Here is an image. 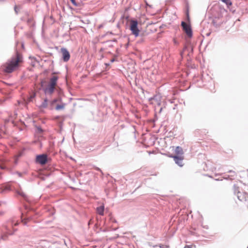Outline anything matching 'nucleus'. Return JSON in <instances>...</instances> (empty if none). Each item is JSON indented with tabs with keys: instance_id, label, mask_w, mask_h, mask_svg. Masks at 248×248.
Masks as SVG:
<instances>
[{
	"instance_id": "f257e3e1",
	"label": "nucleus",
	"mask_w": 248,
	"mask_h": 248,
	"mask_svg": "<svg viewBox=\"0 0 248 248\" xmlns=\"http://www.w3.org/2000/svg\"><path fill=\"white\" fill-rule=\"evenodd\" d=\"M19 224V222L15 218L10 219L8 224L3 226V229H0V242L1 241H7L9 235H13L14 232L17 231L16 229L14 228Z\"/></svg>"
},
{
	"instance_id": "f03ea898",
	"label": "nucleus",
	"mask_w": 248,
	"mask_h": 248,
	"mask_svg": "<svg viewBox=\"0 0 248 248\" xmlns=\"http://www.w3.org/2000/svg\"><path fill=\"white\" fill-rule=\"evenodd\" d=\"M225 12L224 8H222L220 5H216L213 8V16H215V19L212 20V24L216 28H218L220 26L221 23H218L215 19H219L222 17L223 13Z\"/></svg>"
},
{
	"instance_id": "7ed1b4c3",
	"label": "nucleus",
	"mask_w": 248,
	"mask_h": 248,
	"mask_svg": "<svg viewBox=\"0 0 248 248\" xmlns=\"http://www.w3.org/2000/svg\"><path fill=\"white\" fill-rule=\"evenodd\" d=\"M129 30L131 31L132 34L135 37H137L140 35V30L138 27V21L136 19H131L130 22Z\"/></svg>"
},
{
	"instance_id": "20e7f679",
	"label": "nucleus",
	"mask_w": 248,
	"mask_h": 248,
	"mask_svg": "<svg viewBox=\"0 0 248 248\" xmlns=\"http://www.w3.org/2000/svg\"><path fill=\"white\" fill-rule=\"evenodd\" d=\"M20 63H6L3 65L2 69L4 73L9 74L17 69Z\"/></svg>"
},
{
	"instance_id": "39448f33",
	"label": "nucleus",
	"mask_w": 248,
	"mask_h": 248,
	"mask_svg": "<svg viewBox=\"0 0 248 248\" xmlns=\"http://www.w3.org/2000/svg\"><path fill=\"white\" fill-rule=\"evenodd\" d=\"M181 25L187 37L189 38H191L193 36V31L190 23H186L185 21H182L181 22Z\"/></svg>"
},
{
	"instance_id": "423d86ee",
	"label": "nucleus",
	"mask_w": 248,
	"mask_h": 248,
	"mask_svg": "<svg viewBox=\"0 0 248 248\" xmlns=\"http://www.w3.org/2000/svg\"><path fill=\"white\" fill-rule=\"evenodd\" d=\"M233 191L234 194L237 195V198L239 201L242 202L247 200V193L243 191H240V188L235 184L233 185Z\"/></svg>"
},
{
	"instance_id": "0eeeda50",
	"label": "nucleus",
	"mask_w": 248,
	"mask_h": 248,
	"mask_svg": "<svg viewBox=\"0 0 248 248\" xmlns=\"http://www.w3.org/2000/svg\"><path fill=\"white\" fill-rule=\"evenodd\" d=\"M47 155L46 154L37 155L36 157V162L41 165H45L47 162Z\"/></svg>"
},
{
	"instance_id": "6e6552de",
	"label": "nucleus",
	"mask_w": 248,
	"mask_h": 248,
	"mask_svg": "<svg viewBox=\"0 0 248 248\" xmlns=\"http://www.w3.org/2000/svg\"><path fill=\"white\" fill-rule=\"evenodd\" d=\"M62 53V59L64 62H67L69 61L70 58V54L67 48L62 47L61 49Z\"/></svg>"
},
{
	"instance_id": "1a4fd4ad",
	"label": "nucleus",
	"mask_w": 248,
	"mask_h": 248,
	"mask_svg": "<svg viewBox=\"0 0 248 248\" xmlns=\"http://www.w3.org/2000/svg\"><path fill=\"white\" fill-rule=\"evenodd\" d=\"M170 157L173 158L175 163L180 167L183 166V160L184 159V156H176V155H170Z\"/></svg>"
},
{
	"instance_id": "9d476101",
	"label": "nucleus",
	"mask_w": 248,
	"mask_h": 248,
	"mask_svg": "<svg viewBox=\"0 0 248 248\" xmlns=\"http://www.w3.org/2000/svg\"><path fill=\"white\" fill-rule=\"evenodd\" d=\"M22 56L21 54L16 52V56L9 60L7 62H22Z\"/></svg>"
},
{
	"instance_id": "9b49d317",
	"label": "nucleus",
	"mask_w": 248,
	"mask_h": 248,
	"mask_svg": "<svg viewBox=\"0 0 248 248\" xmlns=\"http://www.w3.org/2000/svg\"><path fill=\"white\" fill-rule=\"evenodd\" d=\"M55 89V86L48 84L47 87L44 89L45 94L51 95L52 94Z\"/></svg>"
},
{
	"instance_id": "f8f14e48",
	"label": "nucleus",
	"mask_w": 248,
	"mask_h": 248,
	"mask_svg": "<svg viewBox=\"0 0 248 248\" xmlns=\"http://www.w3.org/2000/svg\"><path fill=\"white\" fill-rule=\"evenodd\" d=\"M174 152L176 156H183L184 152L182 148L180 146H177L174 149Z\"/></svg>"
},
{
	"instance_id": "ddd939ff",
	"label": "nucleus",
	"mask_w": 248,
	"mask_h": 248,
	"mask_svg": "<svg viewBox=\"0 0 248 248\" xmlns=\"http://www.w3.org/2000/svg\"><path fill=\"white\" fill-rule=\"evenodd\" d=\"M16 193L17 195L21 196L24 199V200H25L26 202H29L28 196L26 194H25L23 191L21 190H17L16 191Z\"/></svg>"
},
{
	"instance_id": "4468645a",
	"label": "nucleus",
	"mask_w": 248,
	"mask_h": 248,
	"mask_svg": "<svg viewBox=\"0 0 248 248\" xmlns=\"http://www.w3.org/2000/svg\"><path fill=\"white\" fill-rule=\"evenodd\" d=\"M105 207L104 205H102L96 208V210L97 214L100 216H103L104 213Z\"/></svg>"
},
{
	"instance_id": "2eb2a0df",
	"label": "nucleus",
	"mask_w": 248,
	"mask_h": 248,
	"mask_svg": "<svg viewBox=\"0 0 248 248\" xmlns=\"http://www.w3.org/2000/svg\"><path fill=\"white\" fill-rule=\"evenodd\" d=\"M148 245H149V246L150 247H152L153 248H169V246L168 245H164V244H159V245H153L151 243H149Z\"/></svg>"
},
{
	"instance_id": "dca6fc26",
	"label": "nucleus",
	"mask_w": 248,
	"mask_h": 248,
	"mask_svg": "<svg viewBox=\"0 0 248 248\" xmlns=\"http://www.w3.org/2000/svg\"><path fill=\"white\" fill-rule=\"evenodd\" d=\"M58 77L57 76H53L50 79V82L48 84L55 86L57 84Z\"/></svg>"
},
{
	"instance_id": "f3484780",
	"label": "nucleus",
	"mask_w": 248,
	"mask_h": 248,
	"mask_svg": "<svg viewBox=\"0 0 248 248\" xmlns=\"http://www.w3.org/2000/svg\"><path fill=\"white\" fill-rule=\"evenodd\" d=\"M1 192L2 193H4L5 191L11 190V186L9 185H4L1 186Z\"/></svg>"
},
{
	"instance_id": "a211bd4d",
	"label": "nucleus",
	"mask_w": 248,
	"mask_h": 248,
	"mask_svg": "<svg viewBox=\"0 0 248 248\" xmlns=\"http://www.w3.org/2000/svg\"><path fill=\"white\" fill-rule=\"evenodd\" d=\"M27 22L30 27L35 26V22L34 21L33 19L31 17H29L27 19Z\"/></svg>"
},
{
	"instance_id": "6ab92c4d",
	"label": "nucleus",
	"mask_w": 248,
	"mask_h": 248,
	"mask_svg": "<svg viewBox=\"0 0 248 248\" xmlns=\"http://www.w3.org/2000/svg\"><path fill=\"white\" fill-rule=\"evenodd\" d=\"M47 106V99L46 98L45 99L44 101L42 103L40 107L41 108H46Z\"/></svg>"
},
{
	"instance_id": "aec40b11",
	"label": "nucleus",
	"mask_w": 248,
	"mask_h": 248,
	"mask_svg": "<svg viewBox=\"0 0 248 248\" xmlns=\"http://www.w3.org/2000/svg\"><path fill=\"white\" fill-rule=\"evenodd\" d=\"M221 1L225 3L228 8L232 5V2L231 0H221Z\"/></svg>"
},
{
	"instance_id": "412c9836",
	"label": "nucleus",
	"mask_w": 248,
	"mask_h": 248,
	"mask_svg": "<svg viewBox=\"0 0 248 248\" xmlns=\"http://www.w3.org/2000/svg\"><path fill=\"white\" fill-rule=\"evenodd\" d=\"M35 96H36L35 93H33L32 94H31L30 96V97H28V102L32 101V100L33 99V98H34V97H35Z\"/></svg>"
},
{
	"instance_id": "4be33fe9",
	"label": "nucleus",
	"mask_w": 248,
	"mask_h": 248,
	"mask_svg": "<svg viewBox=\"0 0 248 248\" xmlns=\"http://www.w3.org/2000/svg\"><path fill=\"white\" fill-rule=\"evenodd\" d=\"M36 132L38 134H42L43 132V130L40 126H36Z\"/></svg>"
},
{
	"instance_id": "5701e85b",
	"label": "nucleus",
	"mask_w": 248,
	"mask_h": 248,
	"mask_svg": "<svg viewBox=\"0 0 248 248\" xmlns=\"http://www.w3.org/2000/svg\"><path fill=\"white\" fill-rule=\"evenodd\" d=\"M72 3L75 6L78 7L80 5V2H78L76 1V0H70Z\"/></svg>"
},
{
	"instance_id": "b1692460",
	"label": "nucleus",
	"mask_w": 248,
	"mask_h": 248,
	"mask_svg": "<svg viewBox=\"0 0 248 248\" xmlns=\"http://www.w3.org/2000/svg\"><path fill=\"white\" fill-rule=\"evenodd\" d=\"M64 107V104L57 105L55 108L56 110H60L61 109H63Z\"/></svg>"
},
{
	"instance_id": "393cba45",
	"label": "nucleus",
	"mask_w": 248,
	"mask_h": 248,
	"mask_svg": "<svg viewBox=\"0 0 248 248\" xmlns=\"http://www.w3.org/2000/svg\"><path fill=\"white\" fill-rule=\"evenodd\" d=\"M189 13V4L187 2L186 3L185 5V14Z\"/></svg>"
},
{
	"instance_id": "a878e982",
	"label": "nucleus",
	"mask_w": 248,
	"mask_h": 248,
	"mask_svg": "<svg viewBox=\"0 0 248 248\" xmlns=\"http://www.w3.org/2000/svg\"><path fill=\"white\" fill-rule=\"evenodd\" d=\"M0 168L1 170H6L7 169V167L3 163H0Z\"/></svg>"
},
{
	"instance_id": "bb28decb",
	"label": "nucleus",
	"mask_w": 248,
	"mask_h": 248,
	"mask_svg": "<svg viewBox=\"0 0 248 248\" xmlns=\"http://www.w3.org/2000/svg\"><path fill=\"white\" fill-rule=\"evenodd\" d=\"M186 14V20L187 23H190V19L189 13H188V12H187V14Z\"/></svg>"
},
{
	"instance_id": "cd10ccee",
	"label": "nucleus",
	"mask_w": 248,
	"mask_h": 248,
	"mask_svg": "<svg viewBox=\"0 0 248 248\" xmlns=\"http://www.w3.org/2000/svg\"><path fill=\"white\" fill-rule=\"evenodd\" d=\"M20 9V7L18 8L16 5H15L14 7V11L16 15L18 14V11Z\"/></svg>"
},
{
	"instance_id": "c85d7f7f",
	"label": "nucleus",
	"mask_w": 248,
	"mask_h": 248,
	"mask_svg": "<svg viewBox=\"0 0 248 248\" xmlns=\"http://www.w3.org/2000/svg\"><path fill=\"white\" fill-rule=\"evenodd\" d=\"M228 172L232 173V174L231 175V177H235V176L236 175V173L234 171H233L232 170H230L228 171Z\"/></svg>"
},
{
	"instance_id": "c756f323",
	"label": "nucleus",
	"mask_w": 248,
	"mask_h": 248,
	"mask_svg": "<svg viewBox=\"0 0 248 248\" xmlns=\"http://www.w3.org/2000/svg\"><path fill=\"white\" fill-rule=\"evenodd\" d=\"M225 179L227 180H233L234 179V177H231V175H228L227 176L224 178Z\"/></svg>"
},
{
	"instance_id": "7c9ffc66",
	"label": "nucleus",
	"mask_w": 248,
	"mask_h": 248,
	"mask_svg": "<svg viewBox=\"0 0 248 248\" xmlns=\"http://www.w3.org/2000/svg\"><path fill=\"white\" fill-rule=\"evenodd\" d=\"M173 41L175 45H178L179 44V42L175 39H173Z\"/></svg>"
},
{
	"instance_id": "2f4dec72",
	"label": "nucleus",
	"mask_w": 248,
	"mask_h": 248,
	"mask_svg": "<svg viewBox=\"0 0 248 248\" xmlns=\"http://www.w3.org/2000/svg\"><path fill=\"white\" fill-rule=\"evenodd\" d=\"M16 173L18 174L19 177H21L22 175V174L21 172L17 171Z\"/></svg>"
},
{
	"instance_id": "473e14b6",
	"label": "nucleus",
	"mask_w": 248,
	"mask_h": 248,
	"mask_svg": "<svg viewBox=\"0 0 248 248\" xmlns=\"http://www.w3.org/2000/svg\"><path fill=\"white\" fill-rule=\"evenodd\" d=\"M185 248H193V247L192 246H186Z\"/></svg>"
},
{
	"instance_id": "72a5a7b5",
	"label": "nucleus",
	"mask_w": 248,
	"mask_h": 248,
	"mask_svg": "<svg viewBox=\"0 0 248 248\" xmlns=\"http://www.w3.org/2000/svg\"><path fill=\"white\" fill-rule=\"evenodd\" d=\"M153 99V100H157V96H155L153 98H151L150 100Z\"/></svg>"
},
{
	"instance_id": "f704fd0d",
	"label": "nucleus",
	"mask_w": 248,
	"mask_h": 248,
	"mask_svg": "<svg viewBox=\"0 0 248 248\" xmlns=\"http://www.w3.org/2000/svg\"><path fill=\"white\" fill-rule=\"evenodd\" d=\"M95 170H98V171H100L101 172H102L101 170H100V169H99V168L98 167H96L95 168Z\"/></svg>"
},
{
	"instance_id": "c9c22d12",
	"label": "nucleus",
	"mask_w": 248,
	"mask_h": 248,
	"mask_svg": "<svg viewBox=\"0 0 248 248\" xmlns=\"http://www.w3.org/2000/svg\"><path fill=\"white\" fill-rule=\"evenodd\" d=\"M24 207L26 210H28L29 208L27 205H24Z\"/></svg>"
},
{
	"instance_id": "e433bc0d",
	"label": "nucleus",
	"mask_w": 248,
	"mask_h": 248,
	"mask_svg": "<svg viewBox=\"0 0 248 248\" xmlns=\"http://www.w3.org/2000/svg\"><path fill=\"white\" fill-rule=\"evenodd\" d=\"M105 64L106 65V67H108L109 65V63H105Z\"/></svg>"
},
{
	"instance_id": "4c0bfd02",
	"label": "nucleus",
	"mask_w": 248,
	"mask_h": 248,
	"mask_svg": "<svg viewBox=\"0 0 248 248\" xmlns=\"http://www.w3.org/2000/svg\"><path fill=\"white\" fill-rule=\"evenodd\" d=\"M114 61H115L114 59H112L110 60V62H114Z\"/></svg>"
},
{
	"instance_id": "58836bf2",
	"label": "nucleus",
	"mask_w": 248,
	"mask_h": 248,
	"mask_svg": "<svg viewBox=\"0 0 248 248\" xmlns=\"http://www.w3.org/2000/svg\"><path fill=\"white\" fill-rule=\"evenodd\" d=\"M23 213H22L21 219H22V221L24 222V219L22 218L23 217Z\"/></svg>"
},
{
	"instance_id": "ea45409f",
	"label": "nucleus",
	"mask_w": 248,
	"mask_h": 248,
	"mask_svg": "<svg viewBox=\"0 0 248 248\" xmlns=\"http://www.w3.org/2000/svg\"><path fill=\"white\" fill-rule=\"evenodd\" d=\"M187 49V46H185L184 48V51H185L186 49Z\"/></svg>"
},
{
	"instance_id": "a19ab883",
	"label": "nucleus",
	"mask_w": 248,
	"mask_h": 248,
	"mask_svg": "<svg viewBox=\"0 0 248 248\" xmlns=\"http://www.w3.org/2000/svg\"><path fill=\"white\" fill-rule=\"evenodd\" d=\"M210 34H211V33H210V32L207 33L206 34V35H207V36H209V35H210Z\"/></svg>"
},
{
	"instance_id": "79ce46f5",
	"label": "nucleus",
	"mask_w": 248,
	"mask_h": 248,
	"mask_svg": "<svg viewBox=\"0 0 248 248\" xmlns=\"http://www.w3.org/2000/svg\"><path fill=\"white\" fill-rule=\"evenodd\" d=\"M43 84H44L43 81H42V82H41V86H42V87H43Z\"/></svg>"
},
{
	"instance_id": "37998d69",
	"label": "nucleus",
	"mask_w": 248,
	"mask_h": 248,
	"mask_svg": "<svg viewBox=\"0 0 248 248\" xmlns=\"http://www.w3.org/2000/svg\"><path fill=\"white\" fill-rule=\"evenodd\" d=\"M192 68H196V66L193 64V66H191Z\"/></svg>"
},
{
	"instance_id": "c03bdc74",
	"label": "nucleus",
	"mask_w": 248,
	"mask_h": 248,
	"mask_svg": "<svg viewBox=\"0 0 248 248\" xmlns=\"http://www.w3.org/2000/svg\"><path fill=\"white\" fill-rule=\"evenodd\" d=\"M162 108H160V110H159V112H161V111H162Z\"/></svg>"
},
{
	"instance_id": "a18cd8bd",
	"label": "nucleus",
	"mask_w": 248,
	"mask_h": 248,
	"mask_svg": "<svg viewBox=\"0 0 248 248\" xmlns=\"http://www.w3.org/2000/svg\"><path fill=\"white\" fill-rule=\"evenodd\" d=\"M1 178V173L0 172V179Z\"/></svg>"
},
{
	"instance_id": "49530a36",
	"label": "nucleus",
	"mask_w": 248,
	"mask_h": 248,
	"mask_svg": "<svg viewBox=\"0 0 248 248\" xmlns=\"http://www.w3.org/2000/svg\"><path fill=\"white\" fill-rule=\"evenodd\" d=\"M204 228H206V229H208V227L207 226H204Z\"/></svg>"
},
{
	"instance_id": "de8ad7c7",
	"label": "nucleus",
	"mask_w": 248,
	"mask_h": 248,
	"mask_svg": "<svg viewBox=\"0 0 248 248\" xmlns=\"http://www.w3.org/2000/svg\"><path fill=\"white\" fill-rule=\"evenodd\" d=\"M35 62H39L38 61H37V60H36V61H35Z\"/></svg>"
},
{
	"instance_id": "09e8293b",
	"label": "nucleus",
	"mask_w": 248,
	"mask_h": 248,
	"mask_svg": "<svg viewBox=\"0 0 248 248\" xmlns=\"http://www.w3.org/2000/svg\"><path fill=\"white\" fill-rule=\"evenodd\" d=\"M56 101H57V100H56V99L54 100V102H56Z\"/></svg>"
},
{
	"instance_id": "8fccbe9b",
	"label": "nucleus",
	"mask_w": 248,
	"mask_h": 248,
	"mask_svg": "<svg viewBox=\"0 0 248 248\" xmlns=\"http://www.w3.org/2000/svg\"><path fill=\"white\" fill-rule=\"evenodd\" d=\"M22 47H24V45H23V44H22Z\"/></svg>"
},
{
	"instance_id": "3c124183",
	"label": "nucleus",
	"mask_w": 248,
	"mask_h": 248,
	"mask_svg": "<svg viewBox=\"0 0 248 248\" xmlns=\"http://www.w3.org/2000/svg\"><path fill=\"white\" fill-rule=\"evenodd\" d=\"M27 224V222H24V224Z\"/></svg>"
}]
</instances>
